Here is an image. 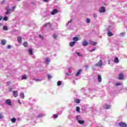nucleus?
Returning a JSON list of instances; mask_svg holds the SVG:
<instances>
[{
    "label": "nucleus",
    "mask_w": 127,
    "mask_h": 127,
    "mask_svg": "<svg viewBox=\"0 0 127 127\" xmlns=\"http://www.w3.org/2000/svg\"><path fill=\"white\" fill-rule=\"evenodd\" d=\"M118 78L119 80H123L124 79V74L123 73H120L119 75Z\"/></svg>",
    "instance_id": "0eeeda50"
},
{
    "label": "nucleus",
    "mask_w": 127,
    "mask_h": 127,
    "mask_svg": "<svg viewBox=\"0 0 127 127\" xmlns=\"http://www.w3.org/2000/svg\"><path fill=\"white\" fill-rule=\"evenodd\" d=\"M26 79H27V76L25 75L22 76L21 80H26Z\"/></svg>",
    "instance_id": "412c9836"
},
{
    "label": "nucleus",
    "mask_w": 127,
    "mask_h": 127,
    "mask_svg": "<svg viewBox=\"0 0 127 127\" xmlns=\"http://www.w3.org/2000/svg\"><path fill=\"white\" fill-rule=\"evenodd\" d=\"M2 18H3L2 16H0V20H1V19H2Z\"/></svg>",
    "instance_id": "09e8293b"
},
{
    "label": "nucleus",
    "mask_w": 127,
    "mask_h": 127,
    "mask_svg": "<svg viewBox=\"0 0 127 127\" xmlns=\"http://www.w3.org/2000/svg\"><path fill=\"white\" fill-rule=\"evenodd\" d=\"M18 42L19 43H21V41H22V39H21V37H17Z\"/></svg>",
    "instance_id": "4468645a"
},
{
    "label": "nucleus",
    "mask_w": 127,
    "mask_h": 127,
    "mask_svg": "<svg viewBox=\"0 0 127 127\" xmlns=\"http://www.w3.org/2000/svg\"><path fill=\"white\" fill-rule=\"evenodd\" d=\"M8 19V17H7V16H5L3 18V20H4L5 21H7Z\"/></svg>",
    "instance_id": "bb28decb"
},
{
    "label": "nucleus",
    "mask_w": 127,
    "mask_h": 127,
    "mask_svg": "<svg viewBox=\"0 0 127 127\" xmlns=\"http://www.w3.org/2000/svg\"><path fill=\"white\" fill-rule=\"evenodd\" d=\"M68 69H70V67H68Z\"/></svg>",
    "instance_id": "0e129e2a"
},
{
    "label": "nucleus",
    "mask_w": 127,
    "mask_h": 127,
    "mask_svg": "<svg viewBox=\"0 0 127 127\" xmlns=\"http://www.w3.org/2000/svg\"><path fill=\"white\" fill-rule=\"evenodd\" d=\"M6 104H7V105H8V106H11V101L10 100V99H7L6 101Z\"/></svg>",
    "instance_id": "423d86ee"
},
{
    "label": "nucleus",
    "mask_w": 127,
    "mask_h": 127,
    "mask_svg": "<svg viewBox=\"0 0 127 127\" xmlns=\"http://www.w3.org/2000/svg\"><path fill=\"white\" fill-rule=\"evenodd\" d=\"M76 112H77V113H79V112H80V107H76Z\"/></svg>",
    "instance_id": "c756f323"
},
{
    "label": "nucleus",
    "mask_w": 127,
    "mask_h": 127,
    "mask_svg": "<svg viewBox=\"0 0 127 127\" xmlns=\"http://www.w3.org/2000/svg\"><path fill=\"white\" fill-rule=\"evenodd\" d=\"M1 44L2 45H5L6 44V40L3 39L1 41Z\"/></svg>",
    "instance_id": "1a4fd4ad"
},
{
    "label": "nucleus",
    "mask_w": 127,
    "mask_h": 127,
    "mask_svg": "<svg viewBox=\"0 0 127 127\" xmlns=\"http://www.w3.org/2000/svg\"><path fill=\"white\" fill-rule=\"evenodd\" d=\"M125 35H126V33H121L120 34V36H121V37L125 36Z\"/></svg>",
    "instance_id": "2f4dec72"
},
{
    "label": "nucleus",
    "mask_w": 127,
    "mask_h": 127,
    "mask_svg": "<svg viewBox=\"0 0 127 127\" xmlns=\"http://www.w3.org/2000/svg\"><path fill=\"white\" fill-rule=\"evenodd\" d=\"M1 25H2V24L0 23V26H1Z\"/></svg>",
    "instance_id": "052dcab7"
},
{
    "label": "nucleus",
    "mask_w": 127,
    "mask_h": 127,
    "mask_svg": "<svg viewBox=\"0 0 127 127\" xmlns=\"http://www.w3.org/2000/svg\"><path fill=\"white\" fill-rule=\"evenodd\" d=\"M66 75H67V76H69V75H70V72H67Z\"/></svg>",
    "instance_id": "5fc2aeb1"
},
{
    "label": "nucleus",
    "mask_w": 127,
    "mask_h": 127,
    "mask_svg": "<svg viewBox=\"0 0 127 127\" xmlns=\"http://www.w3.org/2000/svg\"><path fill=\"white\" fill-rule=\"evenodd\" d=\"M3 29L4 30H5V31L7 30H8L7 27V26H4V27H3Z\"/></svg>",
    "instance_id": "4c0bfd02"
},
{
    "label": "nucleus",
    "mask_w": 127,
    "mask_h": 127,
    "mask_svg": "<svg viewBox=\"0 0 127 127\" xmlns=\"http://www.w3.org/2000/svg\"><path fill=\"white\" fill-rule=\"evenodd\" d=\"M76 118L77 121L78 122H79V121H80V116H77Z\"/></svg>",
    "instance_id": "e433bc0d"
},
{
    "label": "nucleus",
    "mask_w": 127,
    "mask_h": 127,
    "mask_svg": "<svg viewBox=\"0 0 127 127\" xmlns=\"http://www.w3.org/2000/svg\"><path fill=\"white\" fill-rule=\"evenodd\" d=\"M114 62H115V63H119V58H116L114 60Z\"/></svg>",
    "instance_id": "5701e85b"
},
{
    "label": "nucleus",
    "mask_w": 127,
    "mask_h": 127,
    "mask_svg": "<svg viewBox=\"0 0 127 127\" xmlns=\"http://www.w3.org/2000/svg\"><path fill=\"white\" fill-rule=\"evenodd\" d=\"M81 72H82V70L79 69L78 71L76 73L75 76H76V77H78V76H79L80 74H81Z\"/></svg>",
    "instance_id": "f8f14e48"
},
{
    "label": "nucleus",
    "mask_w": 127,
    "mask_h": 127,
    "mask_svg": "<svg viewBox=\"0 0 127 127\" xmlns=\"http://www.w3.org/2000/svg\"><path fill=\"white\" fill-rule=\"evenodd\" d=\"M76 54L78 56H80V57H82V56H83V55H82L80 53L77 52L76 53Z\"/></svg>",
    "instance_id": "72a5a7b5"
},
{
    "label": "nucleus",
    "mask_w": 127,
    "mask_h": 127,
    "mask_svg": "<svg viewBox=\"0 0 127 127\" xmlns=\"http://www.w3.org/2000/svg\"><path fill=\"white\" fill-rule=\"evenodd\" d=\"M29 53L30 55H33V51L32 50V49H30L29 50Z\"/></svg>",
    "instance_id": "f3484780"
},
{
    "label": "nucleus",
    "mask_w": 127,
    "mask_h": 127,
    "mask_svg": "<svg viewBox=\"0 0 127 127\" xmlns=\"http://www.w3.org/2000/svg\"><path fill=\"white\" fill-rule=\"evenodd\" d=\"M35 81H40V79H35Z\"/></svg>",
    "instance_id": "13d9d810"
},
{
    "label": "nucleus",
    "mask_w": 127,
    "mask_h": 127,
    "mask_svg": "<svg viewBox=\"0 0 127 127\" xmlns=\"http://www.w3.org/2000/svg\"><path fill=\"white\" fill-rule=\"evenodd\" d=\"M45 62L47 63V64H49V63H50V59H49V58H47L46 59Z\"/></svg>",
    "instance_id": "ddd939ff"
},
{
    "label": "nucleus",
    "mask_w": 127,
    "mask_h": 127,
    "mask_svg": "<svg viewBox=\"0 0 127 127\" xmlns=\"http://www.w3.org/2000/svg\"><path fill=\"white\" fill-rule=\"evenodd\" d=\"M106 11V8L105 7H101L99 9V12H101V13H103Z\"/></svg>",
    "instance_id": "f03ea898"
},
{
    "label": "nucleus",
    "mask_w": 127,
    "mask_h": 127,
    "mask_svg": "<svg viewBox=\"0 0 127 127\" xmlns=\"http://www.w3.org/2000/svg\"><path fill=\"white\" fill-rule=\"evenodd\" d=\"M72 21H73V20H70L68 21V23L67 24V25H69V23H71L72 22Z\"/></svg>",
    "instance_id": "37998d69"
},
{
    "label": "nucleus",
    "mask_w": 127,
    "mask_h": 127,
    "mask_svg": "<svg viewBox=\"0 0 127 127\" xmlns=\"http://www.w3.org/2000/svg\"><path fill=\"white\" fill-rule=\"evenodd\" d=\"M53 117L55 118V119L58 118V116L57 115H54Z\"/></svg>",
    "instance_id": "79ce46f5"
},
{
    "label": "nucleus",
    "mask_w": 127,
    "mask_h": 127,
    "mask_svg": "<svg viewBox=\"0 0 127 127\" xmlns=\"http://www.w3.org/2000/svg\"><path fill=\"white\" fill-rule=\"evenodd\" d=\"M45 2H47V1H49V0H44Z\"/></svg>",
    "instance_id": "603ef678"
},
{
    "label": "nucleus",
    "mask_w": 127,
    "mask_h": 127,
    "mask_svg": "<svg viewBox=\"0 0 127 127\" xmlns=\"http://www.w3.org/2000/svg\"><path fill=\"white\" fill-rule=\"evenodd\" d=\"M91 22V19L87 18L86 19V23H90Z\"/></svg>",
    "instance_id": "473e14b6"
},
{
    "label": "nucleus",
    "mask_w": 127,
    "mask_h": 127,
    "mask_svg": "<svg viewBox=\"0 0 127 127\" xmlns=\"http://www.w3.org/2000/svg\"><path fill=\"white\" fill-rule=\"evenodd\" d=\"M75 102L76 104H80V100L79 99H75Z\"/></svg>",
    "instance_id": "7c9ffc66"
},
{
    "label": "nucleus",
    "mask_w": 127,
    "mask_h": 127,
    "mask_svg": "<svg viewBox=\"0 0 127 127\" xmlns=\"http://www.w3.org/2000/svg\"><path fill=\"white\" fill-rule=\"evenodd\" d=\"M108 64H109V65H110V64H111V61H108Z\"/></svg>",
    "instance_id": "6e6d98bb"
},
{
    "label": "nucleus",
    "mask_w": 127,
    "mask_h": 127,
    "mask_svg": "<svg viewBox=\"0 0 127 127\" xmlns=\"http://www.w3.org/2000/svg\"><path fill=\"white\" fill-rule=\"evenodd\" d=\"M12 123H15V122H16V119L15 118H12L11 120Z\"/></svg>",
    "instance_id": "c85d7f7f"
},
{
    "label": "nucleus",
    "mask_w": 127,
    "mask_h": 127,
    "mask_svg": "<svg viewBox=\"0 0 127 127\" xmlns=\"http://www.w3.org/2000/svg\"><path fill=\"white\" fill-rule=\"evenodd\" d=\"M120 85H121L120 83H116V86H120Z\"/></svg>",
    "instance_id": "3c124183"
},
{
    "label": "nucleus",
    "mask_w": 127,
    "mask_h": 127,
    "mask_svg": "<svg viewBox=\"0 0 127 127\" xmlns=\"http://www.w3.org/2000/svg\"><path fill=\"white\" fill-rule=\"evenodd\" d=\"M5 9L7 10H11V9L10 8H9V6H7L6 7Z\"/></svg>",
    "instance_id": "f704fd0d"
},
{
    "label": "nucleus",
    "mask_w": 127,
    "mask_h": 127,
    "mask_svg": "<svg viewBox=\"0 0 127 127\" xmlns=\"http://www.w3.org/2000/svg\"><path fill=\"white\" fill-rule=\"evenodd\" d=\"M111 105H105L104 106V109H105L106 110H108L109 109H111Z\"/></svg>",
    "instance_id": "9b49d317"
},
{
    "label": "nucleus",
    "mask_w": 127,
    "mask_h": 127,
    "mask_svg": "<svg viewBox=\"0 0 127 127\" xmlns=\"http://www.w3.org/2000/svg\"><path fill=\"white\" fill-rule=\"evenodd\" d=\"M78 123L80 125H84L85 124V121L78 120Z\"/></svg>",
    "instance_id": "dca6fc26"
},
{
    "label": "nucleus",
    "mask_w": 127,
    "mask_h": 127,
    "mask_svg": "<svg viewBox=\"0 0 127 127\" xmlns=\"http://www.w3.org/2000/svg\"><path fill=\"white\" fill-rule=\"evenodd\" d=\"M11 48V46L10 45H8V46L7 47V49H10Z\"/></svg>",
    "instance_id": "c03bdc74"
},
{
    "label": "nucleus",
    "mask_w": 127,
    "mask_h": 127,
    "mask_svg": "<svg viewBox=\"0 0 127 127\" xmlns=\"http://www.w3.org/2000/svg\"><path fill=\"white\" fill-rule=\"evenodd\" d=\"M20 98L22 99H24V94L23 93H22L20 94Z\"/></svg>",
    "instance_id": "a878e982"
},
{
    "label": "nucleus",
    "mask_w": 127,
    "mask_h": 127,
    "mask_svg": "<svg viewBox=\"0 0 127 127\" xmlns=\"http://www.w3.org/2000/svg\"><path fill=\"white\" fill-rule=\"evenodd\" d=\"M93 17H94L95 18L97 17V13L93 14Z\"/></svg>",
    "instance_id": "de8ad7c7"
},
{
    "label": "nucleus",
    "mask_w": 127,
    "mask_h": 127,
    "mask_svg": "<svg viewBox=\"0 0 127 127\" xmlns=\"http://www.w3.org/2000/svg\"><path fill=\"white\" fill-rule=\"evenodd\" d=\"M119 125L121 127H127V125L126 123H119Z\"/></svg>",
    "instance_id": "7ed1b4c3"
},
{
    "label": "nucleus",
    "mask_w": 127,
    "mask_h": 127,
    "mask_svg": "<svg viewBox=\"0 0 127 127\" xmlns=\"http://www.w3.org/2000/svg\"><path fill=\"white\" fill-rule=\"evenodd\" d=\"M56 13H58V10H57V9H54L51 12V14H52L53 15L56 14Z\"/></svg>",
    "instance_id": "20e7f679"
},
{
    "label": "nucleus",
    "mask_w": 127,
    "mask_h": 127,
    "mask_svg": "<svg viewBox=\"0 0 127 127\" xmlns=\"http://www.w3.org/2000/svg\"><path fill=\"white\" fill-rule=\"evenodd\" d=\"M97 79L98 82H102V76L100 75H98Z\"/></svg>",
    "instance_id": "2eb2a0df"
},
{
    "label": "nucleus",
    "mask_w": 127,
    "mask_h": 127,
    "mask_svg": "<svg viewBox=\"0 0 127 127\" xmlns=\"http://www.w3.org/2000/svg\"><path fill=\"white\" fill-rule=\"evenodd\" d=\"M23 45H24V47H27L28 46V43H27V42H25L23 43Z\"/></svg>",
    "instance_id": "b1692460"
},
{
    "label": "nucleus",
    "mask_w": 127,
    "mask_h": 127,
    "mask_svg": "<svg viewBox=\"0 0 127 127\" xmlns=\"http://www.w3.org/2000/svg\"><path fill=\"white\" fill-rule=\"evenodd\" d=\"M4 2H5V0H3V1H2V3H4Z\"/></svg>",
    "instance_id": "4d7b16f0"
},
{
    "label": "nucleus",
    "mask_w": 127,
    "mask_h": 127,
    "mask_svg": "<svg viewBox=\"0 0 127 127\" xmlns=\"http://www.w3.org/2000/svg\"><path fill=\"white\" fill-rule=\"evenodd\" d=\"M17 1H20L21 0H17Z\"/></svg>",
    "instance_id": "680f3d73"
},
{
    "label": "nucleus",
    "mask_w": 127,
    "mask_h": 127,
    "mask_svg": "<svg viewBox=\"0 0 127 127\" xmlns=\"http://www.w3.org/2000/svg\"><path fill=\"white\" fill-rule=\"evenodd\" d=\"M73 40L74 42H76V41H78V40H79V39L78 38V37H74L73 38Z\"/></svg>",
    "instance_id": "6ab92c4d"
},
{
    "label": "nucleus",
    "mask_w": 127,
    "mask_h": 127,
    "mask_svg": "<svg viewBox=\"0 0 127 127\" xmlns=\"http://www.w3.org/2000/svg\"><path fill=\"white\" fill-rule=\"evenodd\" d=\"M18 103L20 104V105H21V102H20V100H18Z\"/></svg>",
    "instance_id": "864d4df0"
},
{
    "label": "nucleus",
    "mask_w": 127,
    "mask_h": 127,
    "mask_svg": "<svg viewBox=\"0 0 127 127\" xmlns=\"http://www.w3.org/2000/svg\"><path fill=\"white\" fill-rule=\"evenodd\" d=\"M107 34H108V36H109V37L113 36V35H114V34H112V32H111V31H108Z\"/></svg>",
    "instance_id": "a211bd4d"
},
{
    "label": "nucleus",
    "mask_w": 127,
    "mask_h": 127,
    "mask_svg": "<svg viewBox=\"0 0 127 127\" xmlns=\"http://www.w3.org/2000/svg\"><path fill=\"white\" fill-rule=\"evenodd\" d=\"M15 6H13V7H12V11H13L14 10V9H15Z\"/></svg>",
    "instance_id": "49530a36"
},
{
    "label": "nucleus",
    "mask_w": 127,
    "mask_h": 127,
    "mask_svg": "<svg viewBox=\"0 0 127 127\" xmlns=\"http://www.w3.org/2000/svg\"><path fill=\"white\" fill-rule=\"evenodd\" d=\"M53 37L54 38V39H57V35H53Z\"/></svg>",
    "instance_id": "a19ab883"
},
{
    "label": "nucleus",
    "mask_w": 127,
    "mask_h": 127,
    "mask_svg": "<svg viewBox=\"0 0 127 127\" xmlns=\"http://www.w3.org/2000/svg\"><path fill=\"white\" fill-rule=\"evenodd\" d=\"M88 44H89V43H88V42L87 41H84L82 42L83 46H87Z\"/></svg>",
    "instance_id": "6e6552de"
},
{
    "label": "nucleus",
    "mask_w": 127,
    "mask_h": 127,
    "mask_svg": "<svg viewBox=\"0 0 127 127\" xmlns=\"http://www.w3.org/2000/svg\"><path fill=\"white\" fill-rule=\"evenodd\" d=\"M7 84H10V82L8 81V82H7Z\"/></svg>",
    "instance_id": "bf43d9fd"
},
{
    "label": "nucleus",
    "mask_w": 127,
    "mask_h": 127,
    "mask_svg": "<svg viewBox=\"0 0 127 127\" xmlns=\"http://www.w3.org/2000/svg\"><path fill=\"white\" fill-rule=\"evenodd\" d=\"M90 43L91 44H92V45H93V46L97 45V42H96L90 41Z\"/></svg>",
    "instance_id": "4be33fe9"
},
{
    "label": "nucleus",
    "mask_w": 127,
    "mask_h": 127,
    "mask_svg": "<svg viewBox=\"0 0 127 127\" xmlns=\"http://www.w3.org/2000/svg\"><path fill=\"white\" fill-rule=\"evenodd\" d=\"M43 116H44V115H43V114H39L37 118H42V117H43Z\"/></svg>",
    "instance_id": "c9c22d12"
},
{
    "label": "nucleus",
    "mask_w": 127,
    "mask_h": 127,
    "mask_svg": "<svg viewBox=\"0 0 127 127\" xmlns=\"http://www.w3.org/2000/svg\"><path fill=\"white\" fill-rule=\"evenodd\" d=\"M57 85L58 86H61V85H62V82H61V81H59L57 82Z\"/></svg>",
    "instance_id": "cd10ccee"
},
{
    "label": "nucleus",
    "mask_w": 127,
    "mask_h": 127,
    "mask_svg": "<svg viewBox=\"0 0 127 127\" xmlns=\"http://www.w3.org/2000/svg\"><path fill=\"white\" fill-rule=\"evenodd\" d=\"M51 78H52V76H51V75L48 74V79H49V80H50V79H51Z\"/></svg>",
    "instance_id": "58836bf2"
},
{
    "label": "nucleus",
    "mask_w": 127,
    "mask_h": 127,
    "mask_svg": "<svg viewBox=\"0 0 127 127\" xmlns=\"http://www.w3.org/2000/svg\"><path fill=\"white\" fill-rule=\"evenodd\" d=\"M13 95L14 97H15V98H16V97H17V96H18V92H17V91H13Z\"/></svg>",
    "instance_id": "39448f33"
},
{
    "label": "nucleus",
    "mask_w": 127,
    "mask_h": 127,
    "mask_svg": "<svg viewBox=\"0 0 127 127\" xmlns=\"http://www.w3.org/2000/svg\"><path fill=\"white\" fill-rule=\"evenodd\" d=\"M48 25H50V26H51V24L50 23V22H49V23H45L44 26L45 27H47Z\"/></svg>",
    "instance_id": "aec40b11"
},
{
    "label": "nucleus",
    "mask_w": 127,
    "mask_h": 127,
    "mask_svg": "<svg viewBox=\"0 0 127 127\" xmlns=\"http://www.w3.org/2000/svg\"><path fill=\"white\" fill-rule=\"evenodd\" d=\"M103 65V61L102 60H100L99 61V62L96 64L95 66L96 67H101V66Z\"/></svg>",
    "instance_id": "f257e3e1"
},
{
    "label": "nucleus",
    "mask_w": 127,
    "mask_h": 127,
    "mask_svg": "<svg viewBox=\"0 0 127 127\" xmlns=\"http://www.w3.org/2000/svg\"><path fill=\"white\" fill-rule=\"evenodd\" d=\"M12 10H8L5 13V14L7 15V14H10V11H11Z\"/></svg>",
    "instance_id": "393cba45"
},
{
    "label": "nucleus",
    "mask_w": 127,
    "mask_h": 127,
    "mask_svg": "<svg viewBox=\"0 0 127 127\" xmlns=\"http://www.w3.org/2000/svg\"><path fill=\"white\" fill-rule=\"evenodd\" d=\"M75 83V80H73V84H74Z\"/></svg>",
    "instance_id": "e2e57ef3"
},
{
    "label": "nucleus",
    "mask_w": 127,
    "mask_h": 127,
    "mask_svg": "<svg viewBox=\"0 0 127 127\" xmlns=\"http://www.w3.org/2000/svg\"><path fill=\"white\" fill-rule=\"evenodd\" d=\"M76 42H71L69 43V46H70V47H73V46H74V45H75V44H76Z\"/></svg>",
    "instance_id": "9d476101"
},
{
    "label": "nucleus",
    "mask_w": 127,
    "mask_h": 127,
    "mask_svg": "<svg viewBox=\"0 0 127 127\" xmlns=\"http://www.w3.org/2000/svg\"><path fill=\"white\" fill-rule=\"evenodd\" d=\"M39 37L41 38V39H43V36L41 35V34L39 35Z\"/></svg>",
    "instance_id": "a18cd8bd"
},
{
    "label": "nucleus",
    "mask_w": 127,
    "mask_h": 127,
    "mask_svg": "<svg viewBox=\"0 0 127 127\" xmlns=\"http://www.w3.org/2000/svg\"><path fill=\"white\" fill-rule=\"evenodd\" d=\"M95 49H93L92 50H90V52H93V51H95Z\"/></svg>",
    "instance_id": "8fccbe9b"
},
{
    "label": "nucleus",
    "mask_w": 127,
    "mask_h": 127,
    "mask_svg": "<svg viewBox=\"0 0 127 127\" xmlns=\"http://www.w3.org/2000/svg\"><path fill=\"white\" fill-rule=\"evenodd\" d=\"M0 119H3V116H2V113H0Z\"/></svg>",
    "instance_id": "ea45409f"
}]
</instances>
